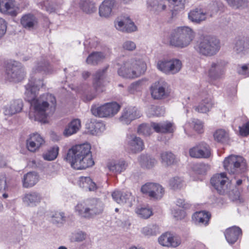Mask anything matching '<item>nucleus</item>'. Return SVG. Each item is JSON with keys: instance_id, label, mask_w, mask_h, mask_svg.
Instances as JSON below:
<instances>
[{"instance_id": "nucleus-37", "label": "nucleus", "mask_w": 249, "mask_h": 249, "mask_svg": "<svg viewBox=\"0 0 249 249\" xmlns=\"http://www.w3.org/2000/svg\"><path fill=\"white\" fill-rule=\"evenodd\" d=\"M106 57L107 54L103 52H93L87 57L86 62L90 65H97L98 63L102 62Z\"/></svg>"}, {"instance_id": "nucleus-44", "label": "nucleus", "mask_w": 249, "mask_h": 249, "mask_svg": "<svg viewBox=\"0 0 249 249\" xmlns=\"http://www.w3.org/2000/svg\"><path fill=\"white\" fill-rule=\"evenodd\" d=\"M79 7L83 11L88 14L92 13L96 10L94 3L89 0H81Z\"/></svg>"}, {"instance_id": "nucleus-58", "label": "nucleus", "mask_w": 249, "mask_h": 249, "mask_svg": "<svg viewBox=\"0 0 249 249\" xmlns=\"http://www.w3.org/2000/svg\"><path fill=\"white\" fill-rule=\"evenodd\" d=\"M122 48L124 50L128 51H133L135 50L136 45L135 43L131 40H127L124 41L122 44Z\"/></svg>"}, {"instance_id": "nucleus-8", "label": "nucleus", "mask_w": 249, "mask_h": 249, "mask_svg": "<svg viewBox=\"0 0 249 249\" xmlns=\"http://www.w3.org/2000/svg\"><path fill=\"white\" fill-rule=\"evenodd\" d=\"M225 170L234 178L242 177L247 170L244 159L241 156L231 155L225 158L223 162Z\"/></svg>"}, {"instance_id": "nucleus-54", "label": "nucleus", "mask_w": 249, "mask_h": 249, "mask_svg": "<svg viewBox=\"0 0 249 249\" xmlns=\"http://www.w3.org/2000/svg\"><path fill=\"white\" fill-rule=\"evenodd\" d=\"M171 233L166 232L159 237L158 239L159 243L162 246L169 247V245L171 244Z\"/></svg>"}, {"instance_id": "nucleus-33", "label": "nucleus", "mask_w": 249, "mask_h": 249, "mask_svg": "<svg viewBox=\"0 0 249 249\" xmlns=\"http://www.w3.org/2000/svg\"><path fill=\"white\" fill-rule=\"evenodd\" d=\"M114 5V0H105L99 7L100 16L104 18L109 17L111 15Z\"/></svg>"}, {"instance_id": "nucleus-36", "label": "nucleus", "mask_w": 249, "mask_h": 249, "mask_svg": "<svg viewBox=\"0 0 249 249\" xmlns=\"http://www.w3.org/2000/svg\"><path fill=\"white\" fill-rule=\"evenodd\" d=\"M81 127V122L78 119L72 120L65 127L63 134L66 137L75 134Z\"/></svg>"}, {"instance_id": "nucleus-22", "label": "nucleus", "mask_w": 249, "mask_h": 249, "mask_svg": "<svg viewBox=\"0 0 249 249\" xmlns=\"http://www.w3.org/2000/svg\"><path fill=\"white\" fill-rule=\"evenodd\" d=\"M226 63L223 60H217L211 64L208 71V76L213 79L220 78L225 72Z\"/></svg>"}, {"instance_id": "nucleus-64", "label": "nucleus", "mask_w": 249, "mask_h": 249, "mask_svg": "<svg viewBox=\"0 0 249 249\" xmlns=\"http://www.w3.org/2000/svg\"><path fill=\"white\" fill-rule=\"evenodd\" d=\"M171 244L169 247L176 248L178 247L181 243V240L179 237L173 235L171 233V238L170 239Z\"/></svg>"}, {"instance_id": "nucleus-10", "label": "nucleus", "mask_w": 249, "mask_h": 249, "mask_svg": "<svg viewBox=\"0 0 249 249\" xmlns=\"http://www.w3.org/2000/svg\"><path fill=\"white\" fill-rule=\"evenodd\" d=\"M25 75L24 68L20 63L12 61L7 64L4 75L6 81L18 82L22 80Z\"/></svg>"}, {"instance_id": "nucleus-26", "label": "nucleus", "mask_w": 249, "mask_h": 249, "mask_svg": "<svg viewBox=\"0 0 249 249\" xmlns=\"http://www.w3.org/2000/svg\"><path fill=\"white\" fill-rule=\"evenodd\" d=\"M42 199V195L36 192H31L24 195L23 202L30 207H35L38 205Z\"/></svg>"}, {"instance_id": "nucleus-31", "label": "nucleus", "mask_w": 249, "mask_h": 249, "mask_svg": "<svg viewBox=\"0 0 249 249\" xmlns=\"http://www.w3.org/2000/svg\"><path fill=\"white\" fill-rule=\"evenodd\" d=\"M22 107L23 104L21 100H14L5 108L4 112L6 115L12 116L20 112Z\"/></svg>"}, {"instance_id": "nucleus-35", "label": "nucleus", "mask_w": 249, "mask_h": 249, "mask_svg": "<svg viewBox=\"0 0 249 249\" xmlns=\"http://www.w3.org/2000/svg\"><path fill=\"white\" fill-rule=\"evenodd\" d=\"M138 161L143 168L150 169L157 163L156 160L147 154H142L138 158Z\"/></svg>"}, {"instance_id": "nucleus-19", "label": "nucleus", "mask_w": 249, "mask_h": 249, "mask_svg": "<svg viewBox=\"0 0 249 249\" xmlns=\"http://www.w3.org/2000/svg\"><path fill=\"white\" fill-rule=\"evenodd\" d=\"M114 26L123 32L131 33L137 30V27L128 17H119L114 21Z\"/></svg>"}, {"instance_id": "nucleus-14", "label": "nucleus", "mask_w": 249, "mask_h": 249, "mask_svg": "<svg viewBox=\"0 0 249 249\" xmlns=\"http://www.w3.org/2000/svg\"><path fill=\"white\" fill-rule=\"evenodd\" d=\"M150 92L153 99L162 100L169 97L171 91L167 82L163 80H159L151 85Z\"/></svg>"}, {"instance_id": "nucleus-21", "label": "nucleus", "mask_w": 249, "mask_h": 249, "mask_svg": "<svg viewBox=\"0 0 249 249\" xmlns=\"http://www.w3.org/2000/svg\"><path fill=\"white\" fill-rule=\"evenodd\" d=\"M126 142L127 149L132 153L140 152L144 149L143 141L134 135L127 136Z\"/></svg>"}, {"instance_id": "nucleus-5", "label": "nucleus", "mask_w": 249, "mask_h": 249, "mask_svg": "<svg viewBox=\"0 0 249 249\" xmlns=\"http://www.w3.org/2000/svg\"><path fill=\"white\" fill-rule=\"evenodd\" d=\"M196 36L195 31L189 26H179L174 29L170 37V44L174 47L184 48L188 47Z\"/></svg>"}, {"instance_id": "nucleus-20", "label": "nucleus", "mask_w": 249, "mask_h": 249, "mask_svg": "<svg viewBox=\"0 0 249 249\" xmlns=\"http://www.w3.org/2000/svg\"><path fill=\"white\" fill-rule=\"evenodd\" d=\"M141 113L135 107H129L124 108L120 117V121L123 124H128L133 120L140 118Z\"/></svg>"}, {"instance_id": "nucleus-45", "label": "nucleus", "mask_w": 249, "mask_h": 249, "mask_svg": "<svg viewBox=\"0 0 249 249\" xmlns=\"http://www.w3.org/2000/svg\"><path fill=\"white\" fill-rule=\"evenodd\" d=\"M141 232L145 236H154L158 233L159 228L156 225H149L143 227L141 230Z\"/></svg>"}, {"instance_id": "nucleus-27", "label": "nucleus", "mask_w": 249, "mask_h": 249, "mask_svg": "<svg viewBox=\"0 0 249 249\" xmlns=\"http://www.w3.org/2000/svg\"><path fill=\"white\" fill-rule=\"evenodd\" d=\"M152 128L158 133H173L175 127L173 124L169 121H165L159 123L152 122L151 123Z\"/></svg>"}, {"instance_id": "nucleus-6", "label": "nucleus", "mask_w": 249, "mask_h": 249, "mask_svg": "<svg viewBox=\"0 0 249 249\" xmlns=\"http://www.w3.org/2000/svg\"><path fill=\"white\" fill-rule=\"evenodd\" d=\"M104 209L103 202L96 198L87 199L77 203L75 212L81 217L90 218L101 214Z\"/></svg>"}, {"instance_id": "nucleus-52", "label": "nucleus", "mask_w": 249, "mask_h": 249, "mask_svg": "<svg viewBox=\"0 0 249 249\" xmlns=\"http://www.w3.org/2000/svg\"><path fill=\"white\" fill-rule=\"evenodd\" d=\"M87 238V234L82 231H79L72 234L71 240L72 242H81Z\"/></svg>"}, {"instance_id": "nucleus-30", "label": "nucleus", "mask_w": 249, "mask_h": 249, "mask_svg": "<svg viewBox=\"0 0 249 249\" xmlns=\"http://www.w3.org/2000/svg\"><path fill=\"white\" fill-rule=\"evenodd\" d=\"M39 180V176L34 172H30L24 175L22 180L23 187L31 188L35 185Z\"/></svg>"}, {"instance_id": "nucleus-1", "label": "nucleus", "mask_w": 249, "mask_h": 249, "mask_svg": "<svg viewBox=\"0 0 249 249\" xmlns=\"http://www.w3.org/2000/svg\"><path fill=\"white\" fill-rule=\"evenodd\" d=\"M43 82L31 76L25 86V99L30 103V119L46 123L48 117L52 116L56 109V100L52 94L46 93L37 97L38 91L43 89Z\"/></svg>"}, {"instance_id": "nucleus-53", "label": "nucleus", "mask_w": 249, "mask_h": 249, "mask_svg": "<svg viewBox=\"0 0 249 249\" xmlns=\"http://www.w3.org/2000/svg\"><path fill=\"white\" fill-rule=\"evenodd\" d=\"M142 83L141 81L132 83L128 88V92L133 94L140 92L142 89Z\"/></svg>"}, {"instance_id": "nucleus-3", "label": "nucleus", "mask_w": 249, "mask_h": 249, "mask_svg": "<svg viewBox=\"0 0 249 249\" xmlns=\"http://www.w3.org/2000/svg\"><path fill=\"white\" fill-rule=\"evenodd\" d=\"M118 74L126 79H134L143 74L146 70L145 63L141 59L132 57L118 63Z\"/></svg>"}, {"instance_id": "nucleus-47", "label": "nucleus", "mask_w": 249, "mask_h": 249, "mask_svg": "<svg viewBox=\"0 0 249 249\" xmlns=\"http://www.w3.org/2000/svg\"><path fill=\"white\" fill-rule=\"evenodd\" d=\"M170 186L173 189H180L183 187V179L179 177L176 176L171 178L169 181Z\"/></svg>"}, {"instance_id": "nucleus-11", "label": "nucleus", "mask_w": 249, "mask_h": 249, "mask_svg": "<svg viewBox=\"0 0 249 249\" xmlns=\"http://www.w3.org/2000/svg\"><path fill=\"white\" fill-rule=\"evenodd\" d=\"M120 106L115 102L105 103L103 105H94L91 108L92 114L100 118L112 117L119 111Z\"/></svg>"}, {"instance_id": "nucleus-7", "label": "nucleus", "mask_w": 249, "mask_h": 249, "mask_svg": "<svg viewBox=\"0 0 249 249\" xmlns=\"http://www.w3.org/2000/svg\"><path fill=\"white\" fill-rule=\"evenodd\" d=\"M107 68L108 67H106L101 70H98L95 73L93 77L92 89L91 87L88 86H85L82 88L81 92L85 101L93 100L98 93L102 92L105 90L106 83L103 77Z\"/></svg>"}, {"instance_id": "nucleus-46", "label": "nucleus", "mask_w": 249, "mask_h": 249, "mask_svg": "<svg viewBox=\"0 0 249 249\" xmlns=\"http://www.w3.org/2000/svg\"><path fill=\"white\" fill-rule=\"evenodd\" d=\"M209 168V166L204 163H196L192 167L194 174L199 175H205Z\"/></svg>"}, {"instance_id": "nucleus-4", "label": "nucleus", "mask_w": 249, "mask_h": 249, "mask_svg": "<svg viewBox=\"0 0 249 249\" xmlns=\"http://www.w3.org/2000/svg\"><path fill=\"white\" fill-rule=\"evenodd\" d=\"M211 183L219 194L228 195L232 201L239 200V191L231 186L225 173L214 175L211 179Z\"/></svg>"}, {"instance_id": "nucleus-38", "label": "nucleus", "mask_w": 249, "mask_h": 249, "mask_svg": "<svg viewBox=\"0 0 249 249\" xmlns=\"http://www.w3.org/2000/svg\"><path fill=\"white\" fill-rule=\"evenodd\" d=\"M20 22L24 28L31 29L37 23V19L34 15L27 14L22 17Z\"/></svg>"}, {"instance_id": "nucleus-41", "label": "nucleus", "mask_w": 249, "mask_h": 249, "mask_svg": "<svg viewBox=\"0 0 249 249\" xmlns=\"http://www.w3.org/2000/svg\"><path fill=\"white\" fill-rule=\"evenodd\" d=\"M192 126L196 132L201 133L203 132L204 125L203 123L200 120L197 119H193L191 122L187 123L184 125V131L186 134H187V129L189 126Z\"/></svg>"}, {"instance_id": "nucleus-61", "label": "nucleus", "mask_w": 249, "mask_h": 249, "mask_svg": "<svg viewBox=\"0 0 249 249\" xmlns=\"http://www.w3.org/2000/svg\"><path fill=\"white\" fill-rule=\"evenodd\" d=\"M7 23L6 20L0 17V39L5 35L7 30Z\"/></svg>"}, {"instance_id": "nucleus-60", "label": "nucleus", "mask_w": 249, "mask_h": 249, "mask_svg": "<svg viewBox=\"0 0 249 249\" xmlns=\"http://www.w3.org/2000/svg\"><path fill=\"white\" fill-rule=\"evenodd\" d=\"M227 1L231 6L236 8L244 6L246 4V0H227Z\"/></svg>"}, {"instance_id": "nucleus-55", "label": "nucleus", "mask_w": 249, "mask_h": 249, "mask_svg": "<svg viewBox=\"0 0 249 249\" xmlns=\"http://www.w3.org/2000/svg\"><path fill=\"white\" fill-rule=\"evenodd\" d=\"M172 213L177 220H182L186 216V212L183 209L174 208L172 211Z\"/></svg>"}, {"instance_id": "nucleus-12", "label": "nucleus", "mask_w": 249, "mask_h": 249, "mask_svg": "<svg viewBox=\"0 0 249 249\" xmlns=\"http://www.w3.org/2000/svg\"><path fill=\"white\" fill-rule=\"evenodd\" d=\"M182 62L178 59L160 60L157 62V69L166 74H175L181 69Z\"/></svg>"}, {"instance_id": "nucleus-40", "label": "nucleus", "mask_w": 249, "mask_h": 249, "mask_svg": "<svg viewBox=\"0 0 249 249\" xmlns=\"http://www.w3.org/2000/svg\"><path fill=\"white\" fill-rule=\"evenodd\" d=\"M213 136L214 141L221 143H227L229 139L228 132L223 129L216 130L213 133Z\"/></svg>"}, {"instance_id": "nucleus-28", "label": "nucleus", "mask_w": 249, "mask_h": 249, "mask_svg": "<svg viewBox=\"0 0 249 249\" xmlns=\"http://www.w3.org/2000/svg\"><path fill=\"white\" fill-rule=\"evenodd\" d=\"M79 186L86 191H95L98 188L97 185L89 177H80L77 180Z\"/></svg>"}, {"instance_id": "nucleus-16", "label": "nucleus", "mask_w": 249, "mask_h": 249, "mask_svg": "<svg viewBox=\"0 0 249 249\" xmlns=\"http://www.w3.org/2000/svg\"><path fill=\"white\" fill-rule=\"evenodd\" d=\"M128 166V162L122 158L109 159L106 164L108 171L115 175H120L125 172Z\"/></svg>"}, {"instance_id": "nucleus-9", "label": "nucleus", "mask_w": 249, "mask_h": 249, "mask_svg": "<svg viewBox=\"0 0 249 249\" xmlns=\"http://www.w3.org/2000/svg\"><path fill=\"white\" fill-rule=\"evenodd\" d=\"M199 53L204 55H212L219 50V41L215 38L209 36L200 38L194 47Z\"/></svg>"}, {"instance_id": "nucleus-18", "label": "nucleus", "mask_w": 249, "mask_h": 249, "mask_svg": "<svg viewBox=\"0 0 249 249\" xmlns=\"http://www.w3.org/2000/svg\"><path fill=\"white\" fill-rule=\"evenodd\" d=\"M189 154L194 158H208L211 155L210 147L205 142L199 143L189 149Z\"/></svg>"}, {"instance_id": "nucleus-15", "label": "nucleus", "mask_w": 249, "mask_h": 249, "mask_svg": "<svg viewBox=\"0 0 249 249\" xmlns=\"http://www.w3.org/2000/svg\"><path fill=\"white\" fill-rule=\"evenodd\" d=\"M141 190L143 194L155 200L160 199L164 194V189L162 186L156 183H146L142 186Z\"/></svg>"}, {"instance_id": "nucleus-50", "label": "nucleus", "mask_w": 249, "mask_h": 249, "mask_svg": "<svg viewBox=\"0 0 249 249\" xmlns=\"http://www.w3.org/2000/svg\"><path fill=\"white\" fill-rule=\"evenodd\" d=\"M52 222L57 225H61L66 221L65 214L63 212H56L52 216Z\"/></svg>"}, {"instance_id": "nucleus-29", "label": "nucleus", "mask_w": 249, "mask_h": 249, "mask_svg": "<svg viewBox=\"0 0 249 249\" xmlns=\"http://www.w3.org/2000/svg\"><path fill=\"white\" fill-rule=\"evenodd\" d=\"M241 230L237 227L234 226L227 229L225 232V236L227 241L230 244L234 243L241 235Z\"/></svg>"}, {"instance_id": "nucleus-48", "label": "nucleus", "mask_w": 249, "mask_h": 249, "mask_svg": "<svg viewBox=\"0 0 249 249\" xmlns=\"http://www.w3.org/2000/svg\"><path fill=\"white\" fill-rule=\"evenodd\" d=\"M164 110L160 107L150 106L147 110V114L149 117L160 116L164 114Z\"/></svg>"}, {"instance_id": "nucleus-34", "label": "nucleus", "mask_w": 249, "mask_h": 249, "mask_svg": "<svg viewBox=\"0 0 249 249\" xmlns=\"http://www.w3.org/2000/svg\"><path fill=\"white\" fill-rule=\"evenodd\" d=\"M161 163L165 166H170L178 162L175 155L170 151H162L160 154Z\"/></svg>"}, {"instance_id": "nucleus-51", "label": "nucleus", "mask_w": 249, "mask_h": 249, "mask_svg": "<svg viewBox=\"0 0 249 249\" xmlns=\"http://www.w3.org/2000/svg\"><path fill=\"white\" fill-rule=\"evenodd\" d=\"M91 127L93 129H91L90 132L93 135H98L105 129V126L102 122L92 123Z\"/></svg>"}, {"instance_id": "nucleus-32", "label": "nucleus", "mask_w": 249, "mask_h": 249, "mask_svg": "<svg viewBox=\"0 0 249 249\" xmlns=\"http://www.w3.org/2000/svg\"><path fill=\"white\" fill-rule=\"evenodd\" d=\"M188 18L193 22L200 23L206 19V13L201 8H196L188 13Z\"/></svg>"}, {"instance_id": "nucleus-39", "label": "nucleus", "mask_w": 249, "mask_h": 249, "mask_svg": "<svg viewBox=\"0 0 249 249\" xmlns=\"http://www.w3.org/2000/svg\"><path fill=\"white\" fill-rule=\"evenodd\" d=\"M147 7L155 12H160L166 9V5L162 0H148Z\"/></svg>"}, {"instance_id": "nucleus-63", "label": "nucleus", "mask_w": 249, "mask_h": 249, "mask_svg": "<svg viewBox=\"0 0 249 249\" xmlns=\"http://www.w3.org/2000/svg\"><path fill=\"white\" fill-rule=\"evenodd\" d=\"M239 132L241 136H247L249 135V121L239 127Z\"/></svg>"}, {"instance_id": "nucleus-13", "label": "nucleus", "mask_w": 249, "mask_h": 249, "mask_svg": "<svg viewBox=\"0 0 249 249\" xmlns=\"http://www.w3.org/2000/svg\"><path fill=\"white\" fill-rule=\"evenodd\" d=\"M196 98L193 97H189L183 102L184 107L186 109V113L189 112V108L193 107L195 110L199 113H207L209 112L213 106V103L210 98H207L202 100L197 106H194Z\"/></svg>"}, {"instance_id": "nucleus-49", "label": "nucleus", "mask_w": 249, "mask_h": 249, "mask_svg": "<svg viewBox=\"0 0 249 249\" xmlns=\"http://www.w3.org/2000/svg\"><path fill=\"white\" fill-rule=\"evenodd\" d=\"M135 212L139 216L143 218H148L152 214L151 209L145 207H137Z\"/></svg>"}, {"instance_id": "nucleus-42", "label": "nucleus", "mask_w": 249, "mask_h": 249, "mask_svg": "<svg viewBox=\"0 0 249 249\" xmlns=\"http://www.w3.org/2000/svg\"><path fill=\"white\" fill-rule=\"evenodd\" d=\"M59 147L54 145L48 149L43 154V159L48 161L54 160L57 157L59 152Z\"/></svg>"}, {"instance_id": "nucleus-2", "label": "nucleus", "mask_w": 249, "mask_h": 249, "mask_svg": "<svg viewBox=\"0 0 249 249\" xmlns=\"http://www.w3.org/2000/svg\"><path fill=\"white\" fill-rule=\"evenodd\" d=\"M65 160L71 167L76 170L84 169L92 166L94 162L88 143L75 145L69 149Z\"/></svg>"}, {"instance_id": "nucleus-17", "label": "nucleus", "mask_w": 249, "mask_h": 249, "mask_svg": "<svg viewBox=\"0 0 249 249\" xmlns=\"http://www.w3.org/2000/svg\"><path fill=\"white\" fill-rule=\"evenodd\" d=\"M45 143L43 138L38 133H32L28 136L25 141L26 149L30 152L38 151Z\"/></svg>"}, {"instance_id": "nucleus-23", "label": "nucleus", "mask_w": 249, "mask_h": 249, "mask_svg": "<svg viewBox=\"0 0 249 249\" xmlns=\"http://www.w3.org/2000/svg\"><path fill=\"white\" fill-rule=\"evenodd\" d=\"M112 197L117 203L121 205L125 204L127 207H131L134 201V197L131 193L127 191H115L112 193Z\"/></svg>"}, {"instance_id": "nucleus-43", "label": "nucleus", "mask_w": 249, "mask_h": 249, "mask_svg": "<svg viewBox=\"0 0 249 249\" xmlns=\"http://www.w3.org/2000/svg\"><path fill=\"white\" fill-rule=\"evenodd\" d=\"M38 72H43V73L49 74L52 72V68L45 59H42L37 63L34 69Z\"/></svg>"}, {"instance_id": "nucleus-56", "label": "nucleus", "mask_w": 249, "mask_h": 249, "mask_svg": "<svg viewBox=\"0 0 249 249\" xmlns=\"http://www.w3.org/2000/svg\"><path fill=\"white\" fill-rule=\"evenodd\" d=\"M152 127L147 124H142L138 128L137 132L140 135L149 136L151 133Z\"/></svg>"}, {"instance_id": "nucleus-24", "label": "nucleus", "mask_w": 249, "mask_h": 249, "mask_svg": "<svg viewBox=\"0 0 249 249\" xmlns=\"http://www.w3.org/2000/svg\"><path fill=\"white\" fill-rule=\"evenodd\" d=\"M18 8L14 0H0V12L4 15L16 16Z\"/></svg>"}, {"instance_id": "nucleus-62", "label": "nucleus", "mask_w": 249, "mask_h": 249, "mask_svg": "<svg viewBox=\"0 0 249 249\" xmlns=\"http://www.w3.org/2000/svg\"><path fill=\"white\" fill-rule=\"evenodd\" d=\"M238 72L239 74L244 77L249 76V64L244 65L239 67L238 68Z\"/></svg>"}, {"instance_id": "nucleus-59", "label": "nucleus", "mask_w": 249, "mask_h": 249, "mask_svg": "<svg viewBox=\"0 0 249 249\" xmlns=\"http://www.w3.org/2000/svg\"><path fill=\"white\" fill-rule=\"evenodd\" d=\"M8 188V184L5 173H0V192L6 191Z\"/></svg>"}, {"instance_id": "nucleus-57", "label": "nucleus", "mask_w": 249, "mask_h": 249, "mask_svg": "<svg viewBox=\"0 0 249 249\" xmlns=\"http://www.w3.org/2000/svg\"><path fill=\"white\" fill-rule=\"evenodd\" d=\"M245 43L242 41H238L236 43L234 50L237 53L242 55L248 53V50L245 48Z\"/></svg>"}, {"instance_id": "nucleus-25", "label": "nucleus", "mask_w": 249, "mask_h": 249, "mask_svg": "<svg viewBox=\"0 0 249 249\" xmlns=\"http://www.w3.org/2000/svg\"><path fill=\"white\" fill-rule=\"evenodd\" d=\"M211 217V213L205 211L195 212L192 216L193 223L198 226H206Z\"/></svg>"}]
</instances>
